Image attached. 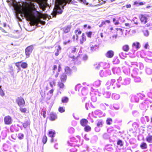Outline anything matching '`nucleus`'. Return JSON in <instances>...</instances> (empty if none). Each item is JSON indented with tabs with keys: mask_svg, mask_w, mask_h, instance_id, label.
Returning a JSON list of instances; mask_svg holds the SVG:
<instances>
[{
	"mask_svg": "<svg viewBox=\"0 0 152 152\" xmlns=\"http://www.w3.org/2000/svg\"><path fill=\"white\" fill-rule=\"evenodd\" d=\"M15 9L16 14L21 13L24 14L27 20L30 21V24L32 26H37L40 21V18L44 17L43 14L39 12L37 16H35L32 12V10H35V5L34 3L30 1L23 2L22 6L20 4H16Z\"/></svg>",
	"mask_w": 152,
	"mask_h": 152,
	"instance_id": "f257e3e1",
	"label": "nucleus"
},
{
	"mask_svg": "<svg viewBox=\"0 0 152 152\" xmlns=\"http://www.w3.org/2000/svg\"><path fill=\"white\" fill-rule=\"evenodd\" d=\"M71 1L72 0H56L55 7L52 13L53 17H56L57 13L61 14L64 6Z\"/></svg>",
	"mask_w": 152,
	"mask_h": 152,
	"instance_id": "f03ea898",
	"label": "nucleus"
},
{
	"mask_svg": "<svg viewBox=\"0 0 152 152\" xmlns=\"http://www.w3.org/2000/svg\"><path fill=\"white\" fill-rule=\"evenodd\" d=\"M16 101L19 107H23L25 104L24 100L21 97L17 98Z\"/></svg>",
	"mask_w": 152,
	"mask_h": 152,
	"instance_id": "7ed1b4c3",
	"label": "nucleus"
},
{
	"mask_svg": "<svg viewBox=\"0 0 152 152\" xmlns=\"http://www.w3.org/2000/svg\"><path fill=\"white\" fill-rule=\"evenodd\" d=\"M33 50V48L31 46H30L28 47L25 49V54L27 58L29 57L31 53Z\"/></svg>",
	"mask_w": 152,
	"mask_h": 152,
	"instance_id": "20e7f679",
	"label": "nucleus"
},
{
	"mask_svg": "<svg viewBox=\"0 0 152 152\" xmlns=\"http://www.w3.org/2000/svg\"><path fill=\"white\" fill-rule=\"evenodd\" d=\"M5 123L6 124H10L12 123V119L9 116H7L4 118Z\"/></svg>",
	"mask_w": 152,
	"mask_h": 152,
	"instance_id": "39448f33",
	"label": "nucleus"
},
{
	"mask_svg": "<svg viewBox=\"0 0 152 152\" xmlns=\"http://www.w3.org/2000/svg\"><path fill=\"white\" fill-rule=\"evenodd\" d=\"M80 123L81 125L84 127L88 124V121L85 118H83L80 121Z\"/></svg>",
	"mask_w": 152,
	"mask_h": 152,
	"instance_id": "423d86ee",
	"label": "nucleus"
},
{
	"mask_svg": "<svg viewBox=\"0 0 152 152\" xmlns=\"http://www.w3.org/2000/svg\"><path fill=\"white\" fill-rule=\"evenodd\" d=\"M140 19L142 23L143 24H145L147 23L148 19L145 15H141L140 17Z\"/></svg>",
	"mask_w": 152,
	"mask_h": 152,
	"instance_id": "0eeeda50",
	"label": "nucleus"
},
{
	"mask_svg": "<svg viewBox=\"0 0 152 152\" xmlns=\"http://www.w3.org/2000/svg\"><path fill=\"white\" fill-rule=\"evenodd\" d=\"M15 65L17 66H27V64L25 62H22V61L17 62L15 63Z\"/></svg>",
	"mask_w": 152,
	"mask_h": 152,
	"instance_id": "6e6552de",
	"label": "nucleus"
},
{
	"mask_svg": "<svg viewBox=\"0 0 152 152\" xmlns=\"http://www.w3.org/2000/svg\"><path fill=\"white\" fill-rule=\"evenodd\" d=\"M86 37L84 33H83L81 36V38L80 39V43L82 44L83 42L86 41Z\"/></svg>",
	"mask_w": 152,
	"mask_h": 152,
	"instance_id": "1a4fd4ad",
	"label": "nucleus"
},
{
	"mask_svg": "<svg viewBox=\"0 0 152 152\" xmlns=\"http://www.w3.org/2000/svg\"><path fill=\"white\" fill-rule=\"evenodd\" d=\"M114 55L113 52L112 50H109L105 54V56L106 57L109 58L112 57Z\"/></svg>",
	"mask_w": 152,
	"mask_h": 152,
	"instance_id": "9d476101",
	"label": "nucleus"
},
{
	"mask_svg": "<svg viewBox=\"0 0 152 152\" xmlns=\"http://www.w3.org/2000/svg\"><path fill=\"white\" fill-rule=\"evenodd\" d=\"M53 73H55L56 72L57 73V74L56 75V76L57 77L58 74V72H59L61 69V67H58V69H57V67H54L53 68Z\"/></svg>",
	"mask_w": 152,
	"mask_h": 152,
	"instance_id": "9b49d317",
	"label": "nucleus"
},
{
	"mask_svg": "<svg viewBox=\"0 0 152 152\" xmlns=\"http://www.w3.org/2000/svg\"><path fill=\"white\" fill-rule=\"evenodd\" d=\"M132 76L134 78V81L135 82H140L141 81V79L139 77L134 76L132 74Z\"/></svg>",
	"mask_w": 152,
	"mask_h": 152,
	"instance_id": "f8f14e48",
	"label": "nucleus"
},
{
	"mask_svg": "<svg viewBox=\"0 0 152 152\" xmlns=\"http://www.w3.org/2000/svg\"><path fill=\"white\" fill-rule=\"evenodd\" d=\"M122 50L125 52H128L129 50V46L128 45H124L122 47Z\"/></svg>",
	"mask_w": 152,
	"mask_h": 152,
	"instance_id": "ddd939ff",
	"label": "nucleus"
},
{
	"mask_svg": "<svg viewBox=\"0 0 152 152\" xmlns=\"http://www.w3.org/2000/svg\"><path fill=\"white\" fill-rule=\"evenodd\" d=\"M50 115L51 119L52 121H54L57 118V116L56 114L52 113Z\"/></svg>",
	"mask_w": 152,
	"mask_h": 152,
	"instance_id": "4468645a",
	"label": "nucleus"
},
{
	"mask_svg": "<svg viewBox=\"0 0 152 152\" xmlns=\"http://www.w3.org/2000/svg\"><path fill=\"white\" fill-rule=\"evenodd\" d=\"M66 79V75L65 73H63L61 76V80L62 82H65Z\"/></svg>",
	"mask_w": 152,
	"mask_h": 152,
	"instance_id": "2eb2a0df",
	"label": "nucleus"
},
{
	"mask_svg": "<svg viewBox=\"0 0 152 152\" xmlns=\"http://www.w3.org/2000/svg\"><path fill=\"white\" fill-rule=\"evenodd\" d=\"M146 140L149 143H152V136L148 135L146 138Z\"/></svg>",
	"mask_w": 152,
	"mask_h": 152,
	"instance_id": "dca6fc26",
	"label": "nucleus"
},
{
	"mask_svg": "<svg viewBox=\"0 0 152 152\" xmlns=\"http://www.w3.org/2000/svg\"><path fill=\"white\" fill-rule=\"evenodd\" d=\"M140 44L139 42H133L132 44L133 47H135L137 49H138L140 48L139 47Z\"/></svg>",
	"mask_w": 152,
	"mask_h": 152,
	"instance_id": "f3484780",
	"label": "nucleus"
},
{
	"mask_svg": "<svg viewBox=\"0 0 152 152\" xmlns=\"http://www.w3.org/2000/svg\"><path fill=\"white\" fill-rule=\"evenodd\" d=\"M71 29V27L68 26L63 28V31L65 33H67L69 32Z\"/></svg>",
	"mask_w": 152,
	"mask_h": 152,
	"instance_id": "a211bd4d",
	"label": "nucleus"
},
{
	"mask_svg": "<svg viewBox=\"0 0 152 152\" xmlns=\"http://www.w3.org/2000/svg\"><path fill=\"white\" fill-rule=\"evenodd\" d=\"M64 69L66 74L70 75L72 73V71L69 67H65Z\"/></svg>",
	"mask_w": 152,
	"mask_h": 152,
	"instance_id": "6ab92c4d",
	"label": "nucleus"
},
{
	"mask_svg": "<svg viewBox=\"0 0 152 152\" xmlns=\"http://www.w3.org/2000/svg\"><path fill=\"white\" fill-rule=\"evenodd\" d=\"M140 147L142 149H146L147 147V145L145 142H142L140 145Z\"/></svg>",
	"mask_w": 152,
	"mask_h": 152,
	"instance_id": "aec40b11",
	"label": "nucleus"
},
{
	"mask_svg": "<svg viewBox=\"0 0 152 152\" xmlns=\"http://www.w3.org/2000/svg\"><path fill=\"white\" fill-rule=\"evenodd\" d=\"M55 134V131H50L48 133L49 136L51 138H53L54 137Z\"/></svg>",
	"mask_w": 152,
	"mask_h": 152,
	"instance_id": "412c9836",
	"label": "nucleus"
},
{
	"mask_svg": "<svg viewBox=\"0 0 152 152\" xmlns=\"http://www.w3.org/2000/svg\"><path fill=\"white\" fill-rule=\"evenodd\" d=\"M74 32L76 36H78L79 35H80L81 34L82 31L80 30L79 28H78V29L75 30V31Z\"/></svg>",
	"mask_w": 152,
	"mask_h": 152,
	"instance_id": "4be33fe9",
	"label": "nucleus"
},
{
	"mask_svg": "<svg viewBox=\"0 0 152 152\" xmlns=\"http://www.w3.org/2000/svg\"><path fill=\"white\" fill-rule=\"evenodd\" d=\"M30 121H27L24 122V123L23 124V126L24 128H26L30 125Z\"/></svg>",
	"mask_w": 152,
	"mask_h": 152,
	"instance_id": "5701e85b",
	"label": "nucleus"
},
{
	"mask_svg": "<svg viewBox=\"0 0 152 152\" xmlns=\"http://www.w3.org/2000/svg\"><path fill=\"white\" fill-rule=\"evenodd\" d=\"M84 129L85 131L88 132L90 131L91 130V129L89 126L86 125V126H85Z\"/></svg>",
	"mask_w": 152,
	"mask_h": 152,
	"instance_id": "b1692460",
	"label": "nucleus"
},
{
	"mask_svg": "<svg viewBox=\"0 0 152 152\" xmlns=\"http://www.w3.org/2000/svg\"><path fill=\"white\" fill-rule=\"evenodd\" d=\"M116 30H117V34L115 36V37L118 35V33H119V34H122V30L121 28H115Z\"/></svg>",
	"mask_w": 152,
	"mask_h": 152,
	"instance_id": "393cba45",
	"label": "nucleus"
},
{
	"mask_svg": "<svg viewBox=\"0 0 152 152\" xmlns=\"http://www.w3.org/2000/svg\"><path fill=\"white\" fill-rule=\"evenodd\" d=\"M69 101V99L66 97H64L62 98V102L63 103H67Z\"/></svg>",
	"mask_w": 152,
	"mask_h": 152,
	"instance_id": "a878e982",
	"label": "nucleus"
},
{
	"mask_svg": "<svg viewBox=\"0 0 152 152\" xmlns=\"http://www.w3.org/2000/svg\"><path fill=\"white\" fill-rule=\"evenodd\" d=\"M146 72L148 75L151 74L152 73V70L149 67H147L146 69Z\"/></svg>",
	"mask_w": 152,
	"mask_h": 152,
	"instance_id": "bb28decb",
	"label": "nucleus"
},
{
	"mask_svg": "<svg viewBox=\"0 0 152 152\" xmlns=\"http://www.w3.org/2000/svg\"><path fill=\"white\" fill-rule=\"evenodd\" d=\"M130 79L129 78H126L124 80V82L123 83L124 85H128L130 83Z\"/></svg>",
	"mask_w": 152,
	"mask_h": 152,
	"instance_id": "cd10ccee",
	"label": "nucleus"
},
{
	"mask_svg": "<svg viewBox=\"0 0 152 152\" xmlns=\"http://www.w3.org/2000/svg\"><path fill=\"white\" fill-rule=\"evenodd\" d=\"M58 49H57L56 52L55 53V55L56 56H57L59 55V51L61 50V46L60 45L58 46Z\"/></svg>",
	"mask_w": 152,
	"mask_h": 152,
	"instance_id": "c85d7f7f",
	"label": "nucleus"
},
{
	"mask_svg": "<svg viewBox=\"0 0 152 152\" xmlns=\"http://www.w3.org/2000/svg\"><path fill=\"white\" fill-rule=\"evenodd\" d=\"M88 37L91 38V37L92 32L91 31L87 32L86 33Z\"/></svg>",
	"mask_w": 152,
	"mask_h": 152,
	"instance_id": "c756f323",
	"label": "nucleus"
},
{
	"mask_svg": "<svg viewBox=\"0 0 152 152\" xmlns=\"http://www.w3.org/2000/svg\"><path fill=\"white\" fill-rule=\"evenodd\" d=\"M20 108H19L20 110V111L22 113H26L27 111V109L26 108H23V107H20Z\"/></svg>",
	"mask_w": 152,
	"mask_h": 152,
	"instance_id": "7c9ffc66",
	"label": "nucleus"
},
{
	"mask_svg": "<svg viewBox=\"0 0 152 152\" xmlns=\"http://www.w3.org/2000/svg\"><path fill=\"white\" fill-rule=\"evenodd\" d=\"M107 123L108 125L112 123V120L111 118H108L106 120Z\"/></svg>",
	"mask_w": 152,
	"mask_h": 152,
	"instance_id": "2f4dec72",
	"label": "nucleus"
},
{
	"mask_svg": "<svg viewBox=\"0 0 152 152\" xmlns=\"http://www.w3.org/2000/svg\"><path fill=\"white\" fill-rule=\"evenodd\" d=\"M47 140V138L46 136H44L42 139L43 143L45 144Z\"/></svg>",
	"mask_w": 152,
	"mask_h": 152,
	"instance_id": "473e14b6",
	"label": "nucleus"
},
{
	"mask_svg": "<svg viewBox=\"0 0 152 152\" xmlns=\"http://www.w3.org/2000/svg\"><path fill=\"white\" fill-rule=\"evenodd\" d=\"M1 86H0V95L1 96H3L4 95V93L1 88Z\"/></svg>",
	"mask_w": 152,
	"mask_h": 152,
	"instance_id": "72a5a7b5",
	"label": "nucleus"
},
{
	"mask_svg": "<svg viewBox=\"0 0 152 152\" xmlns=\"http://www.w3.org/2000/svg\"><path fill=\"white\" fill-rule=\"evenodd\" d=\"M117 144L118 145H120L121 146H122L123 145L122 141L120 140H118L117 141Z\"/></svg>",
	"mask_w": 152,
	"mask_h": 152,
	"instance_id": "f704fd0d",
	"label": "nucleus"
},
{
	"mask_svg": "<svg viewBox=\"0 0 152 152\" xmlns=\"http://www.w3.org/2000/svg\"><path fill=\"white\" fill-rule=\"evenodd\" d=\"M58 85L60 88H63L64 86V84L61 82H59Z\"/></svg>",
	"mask_w": 152,
	"mask_h": 152,
	"instance_id": "c9c22d12",
	"label": "nucleus"
},
{
	"mask_svg": "<svg viewBox=\"0 0 152 152\" xmlns=\"http://www.w3.org/2000/svg\"><path fill=\"white\" fill-rule=\"evenodd\" d=\"M58 111L61 113H63L65 111V110L63 107H59L58 108Z\"/></svg>",
	"mask_w": 152,
	"mask_h": 152,
	"instance_id": "e433bc0d",
	"label": "nucleus"
},
{
	"mask_svg": "<svg viewBox=\"0 0 152 152\" xmlns=\"http://www.w3.org/2000/svg\"><path fill=\"white\" fill-rule=\"evenodd\" d=\"M97 126L98 127H102V121H99L97 124Z\"/></svg>",
	"mask_w": 152,
	"mask_h": 152,
	"instance_id": "4c0bfd02",
	"label": "nucleus"
},
{
	"mask_svg": "<svg viewBox=\"0 0 152 152\" xmlns=\"http://www.w3.org/2000/svg\"><path fill=\"white\" fill-rule=\"evenodd\" d=\"M23 136L24 135L23 134L20 133L18 134V137L21 140L23 138Z\"/></svg>",
	"mask_w": 152,
	"mask_h": 152,
	"instance_id": "58836bf2",
	"label": "nucleus"
},
{
	"mask_svg": "<svg viewBox=\"0 0 152 152\" xmlns=\"http://www.w3.org/2000/svg\"><path fill=\"white\" fill-rule=\"evenodd\" d=\"M78 36H76V35H74L72 37V39L74 41L75 40V39H76V40H77L78 39Z\"/></svg>",
	"mask_w": 152,
	"mask_h": 152,
	"instance_id": "ea45409f",
	"label": "nucleus"
},
{
	"mask_svg": "<svg viewBox=\"0 0 152 152\" xmlns=\"http://www.w3.org/2000/svg\"><path fill=\"white\" fill-rule=\"evenodd\" d=\"M103 137L105 139H107L109 138V137L107 134L105 133L103 134Z\"/></svg>",
	"mask_w": 152,
	"mask_h": 152,
	"instance_id": "a19ab883",
	"label": "nucleus"
},
{
	"mask_svg": "<svg viewBox=\"0 0 152 152\" xmlns=\"http://www.w3.org/2000/svg\"><path fill=\"white\" fill-rule=\"evenodd\" d=\"M70 42V39L68 40L67 41H64L63 42V44L64 45H66L69 43Z\"/></svg>",
	"mask_w": 152,
	"mask_h": 152,
	"instance_id": "79ce46f5",
	"label": "nucleus"
},
{
	"mask_svg": "<svg viewBox=\"0 0 152 152\" xmlns=\"http://www.w3.org/2000/svg\"><path fill=\"white\" fill-rule=\"evenodd\" d=\"M148 95L149 97L152 98V90L151 92H149L148 93Z\"/></svg>",
	"mask_w": 152,
	"mask_h": 152,
	"instance_id": "37998d69",
	"label": "nucleus"
},
{
	"mask_svg": "<svg viewBox=\"0 0 152 152\" xmlns=\"http://www.w3.org/2000/svg\"><path fill=\"white\" fill-rule=\"evenodd\" d=\"M120 97V96L119 94H116L115 95V99H118Z\"/></svg>",
	"mask_w": 152,
	"mask_h": 152,
	"instance_id": "c03bdc74",
	"label": "nucleus"
},
{
	"mask_svg": "<svg viewBox=\"0 0 152 152\" xmlns=\"http://www.w3.org/2000/svg\"><path fill=\"white\" fill-rule=\"evenodd\" d=\"M76 48L75 47H74L72 48V50L71 51L72 53H75L76 50Z\"/></svg>",
	"mask_w": 152,
	"mask_h": 152,
	"instance_id": "a18cd8bd",
	"label": "nucleus"
},
{
	"mask_svg": "<svg viewBox=\"0 0 152 152\" xmlns=\"http://www.w3.org/2000/svg\"><path fill=\"white\" fill-rule=\"evenodd\" d=\"M96 46H92L91 47V50H96Z\"/></svg>",
	"mask_w": 152,
	"mask_h": 152,
	"instance_id": "49530a36",
	"label": "nucleus"
},
{
	"mask_svg": "<svg viewBox=\"0 0 152 152\" xmlns=\"http://www.w3.org/2000/svg\"><path fill=\"white\" fill-rule=\"evenodd\" d=\"M69 57H70V58H72L73 59H74V60H75V59H77V58H78V56H77V57L75 58V56H70Z\"/></svg>",
	"mask_w": 152,
	"mask_h": 152,
	"instance_id": "de8ad7c7",
	"label": "nucleus"
},
{
	"mask_svg": "<svg viewBox=\"0 0 152 152\" xmlns=\"http://www.w3.org/2000/svg\"><path fill=\"white\" fill-rule=\"evenodd\" d=\"M148 43H147L145 44V45L144 46V48L145 49H147L148 47Z\"/></svg>",
	"mask_w": 152,
	"mask_h": 152,
	"instance_id": "09e8293b",
	"label": "nucleus"
},
{
	"mask_svg": "<svg viewBox=\"0 0 152 152\" xmlns=\"http://www.w3.org/2000/svg\"><path fill=\"white\" fill-rule=\"evenodd\" d=\"M0 29L1 31L2 32L4 33H7V31L4 30V29L2 28L1 27H0Z\"/></svg>",
	"mask_w": 152,
	"mask_h": 152,
	"instance_id": "8fccbe9b",
	"label": "nucleus"
},
{
	"mask_svg": "<svg viewBox=\"0 0 152 152\" xmlns=\"http://www.w3.org/2000/svg\"><path fill=\"white\" fill-rule=\"evenodd\" d=\"M91 99L93 102H95L96 101V97L95 96H92L91 98Z\"/></svg>",
	"mask_w": 152,
	"mask_h": 152,
	"instance_id": "3c124183",
	"label": "nucleus"
},
{
	"mask_svg": "<svg viewBox=\"0 0 152 152\" xmlns=\"http://www.w3.org/2000/svg\"><path fill=\"white\" fill-rule=\"evenodd\" d=\"M39 23H40L42 25H45V21H41L40 20V21L39 22Z\"/></svg>",
	"mask_w": 152,
	"mask_h": 152,
	"instance_id": "603ef678",
	"label": "nucleus"
},
{
	"mask_svg": "<svg viewBox=\"0 0 152 152\" xmlns=\"http://www.w3.org/2000/svg\"><path fill=\"white\" fill-rule=\"evenodd\" d=\"M126 6L127 8H130L131 6L130 4H126Z\"/></svg>",
	"mask_w": 152,
	"mask_h": 152,
	"instance_id": "864d4df0",
	"label": "nucleus"
},
{
	"mask_svg": "<svg viewBox=\"0 0 152 152\" xmlns=\"http://www.w3.org/2000/svg\"><path fill=\"white\" fill-rule=\"evenodd\" d=\"M42 114H43V117L45 118V112L44 111H42Z\"/></svg>",
	"mask_w": 152,
	"mask_h": 152,
	"instance_id": "5fc2aeb1",
	"label": "nucleus"
},
{
	"mask_svg": "<svg viewBox=\"0 0 152 152\" xmlns=\"http://www.w3.org/2000/svg\"><path fill=\"white\" fill-rule=\"evenodd\" d=\"M53 89H52L51 90H50L49 91V92L50 94H52L53 93Z\"/></svg>",
	"mask_w": 152,
	"mask_h": 152,
	"instance_id": "6e6d98bb",
	"label": "nucleus"
},
{
	"mask_svg": "<svg viewBox=\"0 0 152 152\" xmlns=\"http://www.w3.org/2000/svg\"><path fill=\"white\" fill-rule=\"evenodd\" d=\"M138 4H139V3L137 1H135L134 3V5H137Z\"/></svg>",
	"mask_w": 152,
	"mask_h": 152,
	"instance_id": "4d7b16f0",
	"label": "nucleus"
},
{
	"mask_svg": "<svg viewBox=\"0 0 152 152\" xmlns=\"http://www.w3.org/2000/svg\"><path fill=\"white\" fill-rule=\"evenodd\" d=\"M144 3L143 2H140L139 3V4L140 5H144Z\"/></svg>",
	"mask_w": 152,
	"mask_h": 152,
	"instance_id": "13d9d810",
	"label": "nucleus"
},
{
	"mask_svg": "<svg viewBox=\"0 0 152 152\" xmlns=\"http://www.w3.org/2000/svg\"><path fill=\"white\" fill-rule=\"evenodd\" d=\"M125 25L126 26H130L129 24V23H125Z\"/></svg>",
	"mask_w": 152,
	"mask_h": 152,
	"instance_id": "bf43d9fd",
	"label": "nucleus"
},
{
	"mask_svg": "<svg viewBox=\"0 0 152 152\" xmlns=\"http://www.w3.org/2000/svg\"><path fill=\"white\" fill-rule=\"evenodd\" d=\"M111 84L112 85V86H113L114 84V81L113 80H111Z\"/></svg>",
	"mask_w": 152,
	"mask_h": 152,
	"instance_id": "052dcab7",
	"label": "nucleus"
},
{
	"mask_svg": "<svg viewBox=\"0 0 152 152\" xmlns=\"http://www.w3.org/2000/svg\"><path fill=\"white\" fill-rule=\"evenodd\" d=\"M105 22L106 23H110V21L109 20H105Z\"/></svg>",
	"mask_w": 152,
	"mask_h": 152,
	"instance_id": "680f3d73",
	"label": "nucleus"
},
{
	"mask_svg": "<svg viewBox=\"0 0 152 152\" xmlns=\"http://www.w3.org/2000/svg\"><path fill=\"white\" fill-rule=\"evenodd\" d=\"M121 78L120 77L119 78V79H118L117 80H118V83H119V81H121Z\"/></svg>",
	"mask_w": 152,
	"mask_h": 152,
	"instance_id": "e2e57ef3",
	"label": "nucleus"
},
{
	"mask_svg": "<svg viewBox=\"0 0 152 152\" xmlns=\"http://www.w3.org/2000/svg\"><path fill=\"white\" fill-rule=\"evenodd\" d=\"M95 130L96 132H99V129H98V128L97 127L95 128Z\"/></svg>",
	"mask_w": 152,
	"mask_h": 152,
	"instance_id": "0e129e2a",
	"label": "nucleus"
},
{
	"mask_svg": "<svg viewBox=\"0 0 152 152\" xmlns=\"http://www.w3.org/2000/svg\"><path fill=\"white\" fill-rule=\"evenodd\" d=\"M54 139H53V138H52L51 140H50V142H51V143H52L53 142H54Z\"/></svg>",
	"mask_w": 152,
	"mask_h": 152,
	"instance_id": "69168bd1",
	"label": "nucleus"
},
{
	"mask_svg": "<svg viewBox=\"0 0 152 152\" xmlns=\"http://www.w3.org/2000/svg\"><path fill=\"white\" fill-rule=\"evenodd\" d=\"M87 26V24H85L83 26V27L84 28H85Z\"/></svg>",
	"mask_w": 152,
	"mask_h": 152,
	"instance_id": "338daca9",
	"label": "nucleus"
},
{
	"mask_svg": "<svg viewBox=\"0 0 152 152\" xmlns=\"http://www.w3.org/2000/svg\"><path fill=\"white\" fill-rule=\"evenodd\" d=\"M101 23L102 24V25H103L105 24L106 22H105V21H103V22H102Z\"/></svg>",
	"mask_w": 152,
	"mask_h": 152,
	"instance_id": "774afa93",
	"label": "nucleus"
}]
</instances>
